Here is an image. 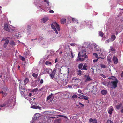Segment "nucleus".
<instances>
[{
	"label": "nucleus",
	"instance_id": "nucleus-1",
	"mask_svg": "<svg viewBox=\"0 0 123 123\" xmlns=\"http://www.w3.org/2000/svg\"><path fill=\"white\" fill-rule=\"evenodd\" d=\"M86 51L85 50H81L78 54V56L77 59V61H83L86 59V58H88V56L86 55Z\"/></svg>",
	"mask_w": 123,
	"mask_h": 123
},
{
	"label": "nucleus",
	"instance_id": "nucleus-2",
	"mask_svg": "<svg viewBox=\"0 0 123 123\" xmlns=\"http://www.w3.org/2000/svg\"><path fill=\"white\" fill-rule=\"evenodd\" d=\"M51 27L55 31V33L56 34H58V33L56 29L58 31H60V29L59 25L55 21L54 22L52 23Z\"/></svg>",
	"mask_w": 123,
	"mask_h": 123
},
{
	"label": "nucleus",
	"instance_id": "nucleus-3",
	"mask_svg": "<svg viewBox=\"0 0 123 123\" xmlns=\"http://www.w3.org/2000/svg\"><path fill=\"white\" fill-rule=\"evenodd\" d=\"M118 82V80L117 79H116V80L112 81L110 84L111 87L113 88H115L117 87Z\"/></svg>",
	"mask_w": 123,
	"mask_h": 123
},
{
	"label": "nucleus",
	"instance_id": "nucleus-4",
	"mask_svg": "<svg viewBox=\"0 0 123 123\" xmlns=\"http://www.w3.org/2000/svg\"><path fill=\"white\" fill-rule=\"evenodd\" d=\"M52 71V70L50 69L49 68H45L44 69L43 74H49V71Z\"/></svg>",
	"mask_w": 123,
	"mask_h": 123
},
{
	"label": "nucleus",
	"instance_id": "nucleus-5",
	"mask_svg": "<svg viewBox=\"0 0 123 123\" xmlns=\"http://www.w3.org/2000/svg\"><path fill=\"white\" fill-rule=\"evenodd\" d=\"M4 27L5 29L7 31H10V30H11L10 27L6 23L4 24Z\"/></svg>",
	"mask_w": 123,
	"mask_h": 123
},
{
	"label": "nucleus",
	"instance_id": "nucleus-6",
	"mask_svg": "<svg viewBox=\"0 0 123 123\" xmlns=\"http://www.w3.org/2000/svg\"><path fill=\"white\" fill-rule=\"evenodd\" d=\"M53 98L54 97L53 96V94H51L50 95H49L47 97V100H49L50 102H51L53 100Z\"/></svg>",
	"mask_w": 123,
	"mask_h": 123
},
{
	"label": "nucleus",
	"instance_id": "nucleus-7",
	"mask_svg": "<svg viewBox=\"0 0 123 123\" xmlns=\"http://www.w3.org/2000/svg\"><path fill=\"white\" fill-rule=\"evenodd\" d=\"M27 32L28 35L30 34L31 32V27L29 25H27Z\"/></svg>",
	"mask_w": 123,
	"mask_h": 123
},
{
	"label": "nucleus",
	"instance_id": "nucleus-8",
	"mask_svg": "<svg viewBox=\"0 0 123 123\" xmlns=\"http://www.w3.org/2000/svg\"><path fill=\"white\" fill-rule=\"evenodd\" d=\"M49 19V18L48 17H44L42 19L41 21L43 23H45Z\"/></svg>",
	"mask_w": 123,
	"mask_h": 123
},
{
	"label": "nucleus",
	"instance_id": "nucleus-9",
	"mask_svg": "<svg viewBox=\"0 0 123 123\" xmlns=\"http://www.w3.org/2000/svg\"><path fill=\"white\" fill-rule=\"evenodd\" d=\"M109 110H108V112L110 114H112V111L113 110V108L112 106H111L108 108Z\"/></svg>",
	"mask_w": 123,
	"mask_h": 123
},
{
	"label": "nucleus",
	"instance_id": "nucleus-10",
	"mask_svg": "<svg viewBox=\"0 0 123 123\" xmlns=\"http://www.w3.org/2000/svg\"><path fill=\"white\" fill-rule=\"evenodd\" d=\"M113 60L114 64H117L118 62V59L115 56H114L113 57Z\"/></svg>",
	"mask_w": 123,
	"mask_h": 123
},
{
	"label": "nucleus",
	"instance_id": "nucleus-11",
	"mask_svg": "<svg viewBox=\"0 0 123 123\" xmlns=\"http://www.w3.org/2000/svg\"><path fill=\"white\" fill-rule=\"evenodd\" d=\"M9 42V40H6L4 44L3 47L4 48H6L7 47V46Z\"/></svg>",
	"mask_w": 123,
	"mask_h": 123
},
{
	"label": "nucleus",
	"instance_id": "nucleus-12",
	"mask_svg": "<svg viewBox=\"0 0 123 123\" xmlns=\"http://www.w3.org/2000/svg\"><path fill=\"white\" fill-rule=\"evenodd\" d=\"M122 106V103H120L119 105H116V108L117 110L120 109L121 108Z\"/></svg>",
	"mask_w": 123,
	"mask_h": 123
},
{
	"label": "nucleus",
	"instance_id": "nucleus-13",
	"mask_svg": "<svg viewBox=\"0 0 123 123\" xmlns=\"http://www.w3.org/2000/svg\"><path fill=\"white\" fill-rule=\"evenodd\" d=\"M116 38V36L115 35H112L110 38L111 41L113 42L114 41Z\"/></svg>",
	"mask_w": 123,
	"mask_h": 123
},
{
	"label": "nucleus",
	"instance_id": "nucleus-14",
	"mask_svg": "<svg viewBox=\"0 0 123 123\" xmlns=\"http://www.w3.org/2000/svg\"><path fill=\"white\" fill-rule=\"evenodd\" d=\"M101 93L103 95H105L107 94V92L106 90H103L101 91Z\"/></svg>",
	"mask_w": 123,
	"mask_h": 123
},
{
	"label": "nucleus",
	"instance_id": "nucleus-15",
	"mask_svg": "<svg viewBox=\"0 0 123 123\" xmlns=\"http://www.w3.org/2000/svg\"><path fill=\"white\" fill-rule=\"evenodd\" d=\"M87 64L85 63L83 66L82 70H87Z\"/></svg>",
	"mask_w": 123,
	"mask_h": 123
},
{
	"label": "nucleus",
	"instance_id": "nucleus-16",
	"mask_svg": "<svg viewBox=\"0 0 123 123\" xmlns=\"http://www.w3.org/2000/svg\"><path fill=\"white\" fill-rule=\"evenodd\" d=\"M61 122V119H59L55 120L54 121V123H60Z\"/></svg>",
	"mask_w": 123,
	"mask_h": 123
},
{
	"label": "nucleus",
	"instance_id": "nucleus-17",
	"mask_svg": "<svg viewBox=\"0 0 123 123\" xmlns=\"http://www.w3.org/2000/svg\"><path fill=\"white\" fill-rule=\"evenodd\" d=\"M83 64L82 63L80 64L78 66V68L79 69L81 70L83 69Z\"/></svg>",
	"mask_w": 123,
	"mask_h": 123
},
{
	"label": "nucleus",
	"instance_id": "nucleus-18",
	"mask_svg": "<svg viewBox=\"0 0 123 123\" xmlns=\"http://www.w3.org/2000/svg\"><path fill=\"white\" fill-rule=\"evenodd\" d=\"M29 81V79L28 78H25L24 81V83L25 85L27 83H28Z\"/></svg>",
	"mask_w": 123,
	"mask_h": 123
},
{
	"label": "nucleus",
	"instance_id": "nucleus-19",
	"mask_svg": "<svg viewBox=\"0 0 123 123\" xmlns=\"http://www.w3.org/2000/svg\"><path fill=\"white\" fill-rule=\"evenodd\" d=\"M12 46H15V43L13 41H11L9 43Z\"/></svg>",
	"mask_w": 123,
	"mask_h": 123
},
{
	"label": "nucleus",
	"instance_id": "nucleus-20",
	"mask_svg": "<svg viewBox=\"0 0 123 123\" xmlns=\"http://www.w3.org/2000/svg\"><path fill=\"white\" fill-rule=\"evenodd\" d=\"M72 21L74 22L75 23L77 22L78 23V20L74 18H72Z\"/></svg>",
	"mask_w": 123,
	"mask_h": 123
},
{
	"label": "nucleus",
	"instance_id": "nucleus-21",
	"mask_svg": "<svg viewBox=\"0 0 123 123\" xmlns=\"http://www.w3.org/2000/svg\"><path fill=\"white\" fill-rule=\"evenodd\" d=\"M108 79H111L113 80H116V79H117L116 77L113 76H111L110 77L108 78Z\"/></svg>",
	"mask_w": 123,
	"mask_h": 123
},
{
	"label": "nucleus",
	"instance_id": "nucleus-22",
	"mask_svg": "<svg viewBox=\"0 0 123 123\" xmlns=\"http://www.w3.org/2000/svg\"><path fill=\"white\" fill-rule=\"evenodd\" d=\"M66 19L65 18H63L61 20V22L62 24H64L66 22Z\"/></svg>",
	"mask_w": 123,
	"mask_h": 123
},
{
	"label": "nucleus",
	"instance_id": "nucleus-23",
	"mask_svg": "<svg viewBox=\"0 0 123 123\" xmlns=\"http://www.w3.org/2000/svg\"><path fill=\"white\" fill-rule=\"evenodd\" d=\"M92 79L90 78V77L89 76H87L86 79L85 80V82H86L87 81H89L92 80Z\"/></svg>",
	"mask_w": 123,
	"mask_h": 123
},
{
	"label": "nucleus",
	"instance_id": "nucleus-24",
	"mask_svg": "<svg viewBox=\"0 0 123 123\" xmlns=\"http://www.w3.org/2000/svg\"><path fill=\"white\" fill-rule=\"evenodd\" d=\"M38 74H37L33 73L32 74V76L35 78H36L38 76Z\"/></svg>",
	"mask_w": 123,
	"mask_h": 123
},
{
	"label": "nucleus",
	"instance_id": "nucleus-25",
	"mask_svg": "<svg viewBox=\"0 0 123 123\" xmlns=\"http://www.w3.org/2000/svg\"><path fill=\"white\" fill-rule=\"evenodd\" d=\"M45 64L46 65H51L52 64V63L51 62L48 61H46L45 62Z\"/></svg>",
	"mask_w": 123,
	"mask_h": 123
},
{
	"label": "nucleus",
	"instance_id": "nucleus-26",
	"mask_svg": "<svg viewBox=\"0 0 123 123\" xmlns=\"http://www.w3.org/2000/svg\"><path fill=\"white\" fill-rule=\"evenodd\" d=\"M24 55L26 57L27 56L29 55L28 52L26 51L24 52Z\"/></svg>",
	"mask_w": 123,
	"mask_h": 123
},
{
	"label": "nucleus",
	"instance_id": "nucleus-27",
	"mask_svg": "<svg viewBox=\"0 0 123 123\" xmlns=\"http://www.w3.org/2000/svg\"><path fill=\"white\" fill-rule=\"evenodd\" d=\"M110 49L112 51H115V49L112 46H111L110 47Z\"/></svg>",
	"mask_w": 123,
	"mask_h": 123
},
{
	"label": "nucleus",
	"instance_id": "nucleus-28",
	"mask_svg": "<svg viewBox=\"0 0 123 123\" xmlns=\"http://www.w3.org/2000/svg\"><path fill=\"white\" fill-rule=\"evenodd\" d=\"M81 72H82L80 70H79L78 71L77 74L78 75L80 76L81 75Z\"/></svg>",
	"mask_w": 123,
	"mask_h": 123
},
{
	"label": "nucleus",
	"instance_id": "nucleus-29",
	"mask_svg": "<svg viewBox=\"0 0 123 123\" xmlns=\"http://www.w3.org/2000/svg\"><path fill=\"white\" fill-rule=\"evenodd\" d=\"M57 116L63 117L66 119L67 118V117L66 116H65V115H58Z\"/></svg>",
	"mask_w": 123,
	"mask_h": 123
},
{
	"label": "nucleus",
	"instance_id": "nucleus-30",
	"mask_svg": "<svg viewBox=\"0 0 123 123\" xmlns=\"http://www.w3.org/2000/svg\"><path fill=\"white\" fill-rule=\"evenodd\" d=\"M77 97L78 96L76 94L73 95L72 97V98L73 99H74V98H77Z\"/></svg>",
	"mask_w": 123,
	"mask_h": 123
},
{
	"label": "nucleus",
	"instance_id": "nucleus-31",
	"mask_svg": "<svg viewBox=\"0 0 123 123\" xmlns=\"http://www.w3.org/2000/svg\"><path fill=\"white\" fill-rule=\"evenodd\" d=\"M20 58L22 61H24L25 60V58L24 57L21 56H20Z\"/></svg>",
	"mask_w": 123,
	"mask_h": 123
},
{
	"label": "nucleus",
	"instance_id": "nucleus-32",
	"mask_svg": "<svg viewBox=\"0 0 123 123\" xmlns=\"http://www.w3.org/2000/svg\"><path fill=\"white\" fill-rule=\"evenodd\" d=\"M79 105H80V107H83L84 106V105L83 104H82L80 102L79 103Z\"/></svg>",
	"mask_w": 123,
	"mask_h": 123
},
{
	"label": "nucleus",
	"instance_id": "nucleus-33",
	"mask_svg": "<svg viewBox=\"0 0 123 123\" xmlns=\"http://www.w3.org/2000/svg\"><path fill=\"white\" fill-rule=\"evenodd\" d=\"M99 34L100 36L101 37H103L104 35V33L101 31H100L99 33Z\"/></svg>",
	"mask_w": 123,
	"mask_h": 123
},
{
	"label": "nucleus",
	"instance_id": "nucleus-34",
	"mask_svg": "<svg viewBox=\"0 0 123 123\" xmlns=\"http://www.w3.org/2000/svg\"><path fill=\"white\" fill-rule=\"evenodd\" d=\"M8 104V103H6V104H3L0 105V107H5V106H6V105Z\"/></svg>",
	"mask_w": 123,
	"mask_h": 123
},
{
	"label": "nucleus",
	"instance_id": "nucleus-35",
	"mask_svg": "<svg viewBox=\"0 0 123 123\" xmlns=\"http://www.w3.org/2000/svg\"><path fill=\"white\" fill-rule=\"evenodd\" d=\"M100 66L101 68H105L106 67V66L103 64H100Z\"/></svg>",
	"mask_w": 123,
	"mask_h": 123
},
{
	"label": "nucleus",
	"instance_id": "nucleus-36",
	"mask_svg": "<svg viewBox=\"0 0 123 123\" xmlns=\"http://www.w3.org/2000/svg\"><path fill=\"white\" fill-rule=\"evenodd\" d=\"M38 90V89L37 88H35L33 89V90L32 91V92H36Z\"/></svg>",
	"mask_w": 123,
	"mask_h": 123
},
{
	"label": "nucleus",
	"instance_id": "nucleus-37",
	"mask_svg": "<svg viewBox=\"0 0 123 123\" xmlns=\"http://www.w3.org/2000/svg\"><path fill=\"white\" fill-rule=\"evenodd\" d=\"M31 107L33 109H38V106L36 105H33Z\"/></svg>",
	"mask_w": 123,
	"mask_h": 123
},
{
	"label": "nucleus",
	"instance_id": "nucleus-38",
	"mask_svg": "<svg viewBox=\"0 0 123 123\" xmlns=\"http://www.w3.org/2000/svg\"><path fill=\"white\" fill-rule=\"evenodd\" d=\"M56 72V69H54L52 73H51L52 74L55 75V74Z\"/></svg>",
	"mask_w": 123,
	"mask_h": 123
},
{
	"label": "nucleus",
	"instance_id": "nucleus-39",
	"mask_svg": "<svg viewBox=\"0 0 123 123\" xmlns=\"http://www.w3.org/2000/svg\"><path fill=\"white\" fill-rule=\"evenodd\" d=\"M107 123H113V121L111 120L108 119L107 122Z\"/></svg>",
	"mask_w": 123,
	"mask_h": 123
},
{
	"label": "nucleus",
	"instance_id": "nucleus-40",
	"mask_svg": "<svg viewBox=\"0 0 123 123\" xmlns=\"http://www.w3.org/2000/svg\"><path fill=\"white\" fill-rule=\"evenodd\" d=\"M93 120L92 122L93 123H97V120L95 119H93Z\"/></svg>",
	"mask_w": 123,
	"mask_h": 123
},
{
	"label": "nucleus",
	"instance_id": "nucleus-41",
	"mask_svg": "<svg viewBox=\"0 0 123 123\" xmlns=\"http://www.w3.org/2000/svg\"><path fill=\"white\" fill-rule=\"evenodd\" d=\"M83 98L85 100H88V97L86 96H84Z\"/></svg>",
	"mask_w": 123,
	"mask_h": 123
},
{
	"label": "nucleus",
	"instance_id": "nucleus-42",
	"mask_svg": "<svg viewBox=\"0 0 123 123\" xmlns=\"http://www.w3.org/2000/svg\"><path fill=\"white\" fill-rule=\"evenodd\" d=\"M55 75L53 74H50V77H51V78L52 79H53V78H54V75Z\"/></svg>",
	"mask_w": 123,
	"mask_h": 123
},
{
	"label": "nucleus",
	"instance_id": "nucleus-43",
	"mask_svg": "<svg viewBox=\"0 0 123 123\" xmlns=\"http://www.w3.org/2000/svg\"><path fill=\"white\" fill-rule=\"evenodd\" d=\"M93 55L96 58H97L98 57V56L97 54L96 53H94Z\"/></svg>",
	"mask_w": 123,
	"mask_h": 123
},
{
	"label": "nucleus",
	"instance_id": "nucleus-44",
	"mask_svg": "<svg viewBox=\"0 0 123 123\" xmlns=\"http://www.w3.org/2000/svg\"><path fill=\"white\" fill-rule=\"evenodd\" d=\"M111 41L110 39L109 40V39L107 40H106L105 41V43H109V42H111Z\"/></svg>",
	"mask_w": 123,
	"mask_h": 123
},
{
	"label": "nucleus",
	"instance_id": "nucleus-45",
	"mask_svg": "<svg viewBox=\"0 0 123 123\" xmlns=\"http://www.w3.org/2000/svg\"><path fill=\"white\" fill-rule=\"evenodd\" d=\"M39 114H35L34 116V117L36 118V119H37V118L38 117V115H39Z\"/></svg>",
	"mask_w": 123,
	"mask_h": 123
},
{
	"label": "nucleus",
	"instance_id": "nucleus-46",
	"mask_svg": "<svg viewBox=\"0 0 123 123\" xmlns=\"http://www.w3.org/2000/svg\"><path fill=\"white\" fill-rule=\"evenodd\" d=\"M79 96L80 97V98H81V99H83V97L84 95H83L81 94H79Z\"/></svg>",
	"mask_w": 123,
	"mask_h": 123
},
{
	"label": "nucleus",
	"instance_id": "nucleus-47",
	"mask_svg": "<svg viewBox=\"0 0 123 123\" xmlns=\"http://www.w3.org/2000/svg\"><path fill=\"white\" fill-rule=\"evenodd\" d=\"M101 76L104 78H106V76L105 75L103 74H101Z\"/></svg>",
	"mask_w": 123,
	"mask_h": 123
},
{
	"label": "nucleus",
	"instance_id": "nucleus-48",
	"mask_svg": "<svg viewBox=\"0 0 123 123\" xmlns=\"http://www.w3.org/2000/svg\"><path fill=\"white\" fill-rule=\"evenodd\" d=\"M93 119H92V118H90L89 119V122L91 123L93 122Z\"/></svg>",
	"mask_w": 123,
	"mask_h": 123
},
{
	"label": "nucleus",
	"instance_id": "nucleus-49",
	"mask_svg": "<svg viewBox=\"0 0 123 123\" xmlns=\"http://www.w3.org/2000/svg\"><path fill=\"white\" fill-rule=\"evenodd\" d=\"M3 94V97H5L7 95V93H2Z\"/></svg>",
	"mask_w": 123,
	"mask_h": 123
},
{
	"label": "nucleus",
	"instance_id": "nucleus-50",
	"mask_svg": "<svg viewBox=\"0 0 123 123\" xmlns=\"http://www.w3.org/2000/svg\"><path fill=\"white\" fill-rule=\"evenodd\" d=\"M43 80L42 79L41 80H40V83L42 84L43 83Z\"/></svg>",
	"mask_w": 123,
	"mask_h": 123
},
{
	"label": "nucleus",
	"instance_id": "nucleus-51",
	"mask_svg": "<svg viewBox=\"0 0 123 123\" xmlns=\"http://www.w3.org/2000/svg\"><path fill=\"white\" fill-rule=\"evenodd\" d=\"M44 1L47 3L48 5L49 6V1L48 0H43Z\"/></svg>",
	"mask_w": 123,
	"mask_h": 123
},
{
	"label": "nucleus",
	"instance_id": "nucleus-52",
	"mask_svg": "<svg viewBox=\"0 0 123 123\" xmlns=\"http://www.w3.org/2000/svg\"><path fill=\"white\" fill-rule=\"evenodd\" d=\"M70 45L72 46H75L76 45V44L75 43H72L70 44Z\"/></svg>",
	"mask_w": 123,
	"mask_h": 123
},
{
	"label": "nucleus",
	"instance_id": "nucleus-53",
	"mask_svg": "<svg viewBox=\"0 0 123 123\" xmlns=\"http://www.w3.org/2000/svg\"><path fill=\"white\" fill-rule=\"evenodd\" d=\"M7 39H6L5 38H3L1 40V41H5Z\"/></svg>",
	"mask_w": 123,
	"mask_h": 123
},
{
	"label": "nucleus",
	"instance_id": "nucleus-54",
	"mask_svg": "<svg viewBox=\"0 0 123 123\" xmlns=\"http://www.w3.org/2000/svg\"><path fill=\"white\" fill-rule=\"evenodd\" d=\"M54 12V11L52 10H50L49 11V12L51 13H53Z\"/></svg>",
	"mask_w": 123,
	"mask_h": 123
},
{
	"label": "nucleus",
	"instance_id": "nucleus-55",
	"mask_svg": "<svg viewBox=\"0 0 123 123\" xmlns=\"http://www.w3.org/2000/svg\"><path fill=\"white\" fill-rule=\"evenodd\" d=\"M98 60V59H94V60L93 61V62L94 63L96 62Z\"/></svg>",
	"mask_w": 123,
	"mask_h": 123
},
{
	"label": "nucleus",
	"instance_id": "nucleus-56",
	"mask_svg": "<svg viewBox=\"0 0 123 123\" xmlns=\"http://www.w3.org/2000/svg\"><path fill=\"white\" fill-rule=\"evenodd\" d=\"M32 94L31 93H29L28 96L29 97H31V96H32Z\"/></svg>",
	"mask_w": 123,
	"mask_h": 123
},
{
	"label": "nucleus",
	"instance_id": "nucleus-57",
	"mask_svg": "<svg viewBox=\"0 0 123 123\" xmlns=\"http://www.w3.org/2000/svg\"><path fill=\"white\" fill-rule=\"evenodd\" d=\"M78 92L79 93H81V90L80 89H79L78 90Z\"/></svg>",
	"mask_w": 123,
	"mask_h": 123
},
{
	"label": "nucleus",
	"instance_id": "nucleus-58",
	"mask_svg": "<svg viewBox=\"0 0 123 123\" xmlns=\"http://www.w3.org/2000/svg\"><path fill=\"white\" fill-rule=\"evenodd\" d=\"M58 62L57 59V58H56L55 60V63H56Z\"/></svg>",
	"mask_w": 123,
	"mask_h": 123
},
{
	"label": "nucleus",
	"instance_id": "nucleus-59",
	"mask_svg": "<svg viewBox=\"0 0 123 123\" xmlns=\"http://www.w3.org/2000/svg\"><path fill=\"white\" fill-rule=\"evenodd\" d=\"M108 62H111V59H108Z\"/></svg>",
	"mask_w": 123,
	"mask_h": 123
},
{
	"label": "nucleus",
	"instance_id": "nucleus-60",
	"mask_svg": "<svg viewBox=\"0 0 123 123\" xmlns=\"http://www.w3.org/2000/svg\"><path fill=\"white\" fill-rule=\"evenodd\" d=\"M77 78L76 77H74L72 78V80H77Z\"/></svg>",
	"mask_w": 123,
	"mask_h": 123
},
{
	"label": "nucleus",
	"instance_id": "nucleus-61",
	"mask_svg": "<svg viewBox=\"0 0 123 123\" xmlns=\"http://www.w3.org/2000/svg\"><path fill=\"white\" fill-rule=\"evenodd\" d=\"M76 105V106H77V107L78 108H80V106L79 105Z\"/></svg>",
	"mask_w": 123,
	"mask_h": 123
},
{
	"label": "nucleus",
	"instance_id": "nucleus-62",
	"mask_svg": "<svg viewBox=\"0 0 123 123\" xmlns=\"http://www.w3.org/2000/svg\"><path fill=\"white\" fill-rule=\"evenodd\" d=\"M56 118L55 117H49V118L50 119L51 118L53 119L54 118Z\"/></svg>",
	"mask_w": 123,
	"mask_h": 123
},
{
	"label": "nucleus",
	"instance_id": "nucleus-63",
	"mask_svg": "<svg viewBox=\"0 0 123 123\" xmlns=\"http://www.w3.org/2000/svg\"><path fill=\"white\" fill-rule=\"evenodd\" d=\"M38 109L39 110L41 109V107H39L38 106Z\"/></svg>",
	"mask_w": 123,
	"mask_h": 123
},
{
	"label": "nucleus",
	"instance_id": "nucleus-64",
	"mask_svg": "<svg viewBox=\"0 0 123 123\" xmlns=\"http://www.w3.org/2000/svg\"><path fill=\"white\" fill-rule=\"evenodd\" d=\"M123 75V71L121 73V77H122Z\"/></svg>",
	"mask_w": 123,
	"mask_h": 123
}]
</instances>
